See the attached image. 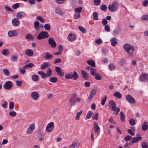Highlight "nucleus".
Instances as JSON below:
<instances>
[{
  "instance_id": "e2e57ef3",
  "label": "nucleus",
  "mask_w": 148,
  "mask_h": 148,
  "mask_svg": "<svg viewBox=\"0 0 148 148\" xmlns=\"http://www.w3.org/2000/svg\"><path fill=\"white\" fill-rule=\"evenodd\" d=\"M127 132L131 135L133 136L135 133L134 132L132 131L131 129H129L127 130Z\"/></svg>"
},
{
  "instance_id": "ddd939ff",
  "label": "nucleus",
  "mask_w": 148,
  "mask_h": 148,
  "mask_svg": "<svg viewBox=\"0 0 148 148\" xmlns=\"http://www.w3.org/2000/svg\"><path fill=\"white\" fill-rule=\"evenodd\" d=\"M39 97V95L36 92H33L31 94V97L34 100H36Z\"/></svg>"
},
{
  "instance_id": "39448f33",
  "label": "nucleus",
  "mask_w": 148,
  "mask_h": 148,
  "mask_svg": "<svg viewBox=\"0 0 148 148\" xmlns=\"http://www.w3.org/2000/svg\"><path fill=\"white\" fill-rule=\"evenodd\" d=\"M139 79L141 82L148 81V74L145 72H142L140 75Z\"/></svg>"
},
{
  "instance_id": "9d476101",
  "label": "nucleus",
  "mask_w": 148,
  "mask_h": 148,
  "mask_svg": "<svg viewBox=\"0 0 148 148\" xmlns=\"http://www.w3.org/2000/svg\"><path fill=\"white\" fill-rule=\"evenodd\" d=\"M94 128L95 130V133L97 135L99 133V131H100V127L98 126V125L97 122H95L94 123Z\"/></svg>"
},
{
  "instance_id": "4468645a",
  "label": "nucleus",
  "mask_w": 148,
  "mask_h": 148,
  "mask_svg": "<svg viewBox=\"0 0 148 148\" xmlns=\"http://www.w3.org/2000/svg\"><path fill=\"white\" fill-rule=\"evenodd\" d=\"M25 54L27 56H32L33 55V52L32 49H27L25 51Z\"/></svg>"
},
{
  "instance_id": "4c0bfd02",
  "label": "nucleus",
  "mask_w": 148,
  "mask_h": 148,
  "mask_svg": "<svg viewBox=\"0 0 148 148\" xmlns=\"http://www.w3.org/2000/svg\"><path fill=\"white\" fill-rule=\"evenodd\" d=\"M50 81L52 83H55L57 81V79L56 77H51L49 79Z\"/></svg>"
},
{
  "instance_id": "a878e982",
  "label": "nucleus",
  "mask_w": 148,
  "mask_h": 148,
  "mask_svg": "<svg viewBox=\"0 0 148 148\" xmlns=\"http://www.w3.org/2000/svg\"><path fill=\"white\" fill-rule=\"evenodd\" d=\"M87 63L92 67L95 66V63L94 61L92 60H90L87 61Z\"/></svg>"
},
{
  "instance_id": "aec40b11",
  "label": "nucleus",
  "mask_w": 148,
  "mask_h": 148,
  "mask_svg": "<svg viewBox=\"0 0 148 148\" xmlns=\"http://www.w3.org/2000/svg\"><path fill=\"white\" fill-rule=\"evenodd\" d=\"M44 56L45 59L47 60H49L51 58H53V56L52 55H50L48 52L45 54Z\"/></svg>"
},
{
  "instance_id": "b1692460",
  "label": "nucleus",
  "mask_w": 148,
  "mask_h": 148,
  "mask_svg": "<svg viewBox=\"0 0 148 148\" xmlns=\"http://www.w3.org/2000/svg\"><path fill=\"white\" fill-rule=\"evenodd\" d=\"M48 66V63L47 62H44L43 64L40 65V69L42 70H44Z\"/></svg>"
},
{
  "instance_id": "bb28decb",
  "label": "nucleus",
  "mask_w": 148,
  "mask_h": 148,
  "mask_svg": "<svg viewBox=\"0 0 148 148\" xmlns=\"http://www.w3.org/2000/svg\"><path fill=\"white\" fill-rule=\"evenodd\" d=\"M121 118L120 119L121 122H123L124 121L125 118V114L122 111H121L120 114Z\"/></svg>"
},
{
  "instance_id": "58836bf2",
  "label": "nucleus",
  "mask_w": 148,
  "mask_h": 148,
  "mask_svg": "<svg viewBox=\"0 0 148 148\" xmlns=\"http://www.w3.org/2000/svg\"><path fill=\"white\" fill-rule=\"evenodd\" d=\"M125 60L124 59H121L120 60L119 64L121 66L124 65L125 63Z\"/></svg>"
},
{
  "instance_id": "5fc2aeb1",
  "label": "nucleus",
  "mask_w": 148,
  "mask_h": 148,
  "mask_svg": "<svg viewBox=\"0 0 148 148\" xmlns=\"http://www.w3.org/2000/svg\"><path fill=\"white\" fill-rule=\"evenodd\" d=\"M9 115L12 117H14L16 115V113L14 111H13L12 112H10L9 113Z\"/></svg>"
},
{
  "instance_id": "c85d7f7f",
  "label": "nucleus",
  "mask_w": 148,
  "mask_h": 148,
  "mask_svg": "<svg viewBox=\"0 0 148 148\" xmlns=\"http://www.w3.org/2000/svg\"><path fill=\"white\" fill-rule=\"evenodd\" d=\"M32 79L34 81L37 82L38 80V76L37 75H34L32 76Z\"/></svg>"
},
{
  "instance_id": "ea45409f",
  "label": "nucleus",
  "mask_w": 148,
  "mask_h": 148,
  "mask_svg": "<svg viewBox=\"0 0 148 148\" xmlns=\"http://www.w3.org/2000/svg\"><path fill=\"white\" fill-rule=\"evenodd\" d=\"M78 29L81 32H82L83 33H86V31L85 29V28L81 26H79L78 27Z\"/></svg>"
},
{
  "instance_id": "20e7f679",
  "label": "nucleus",
  "mask_w": 148,
  "mask_h": 148,
  "mask_svg": "<svg viewBox=\"0 0 148 148\" xmlns=\"http://www.w3.org/2000/svg\"><path fill=\"white\" fill-rule=\"evenodd\" d=\"M49 36V34L46 31L42 32H40L37 36V38L38 40L47 38Z\"/></svg>"
},
{
  "instance_id": "8fccbe9b",
  "label": "nucleus",
  "mask_w": 148,
  "mask_h": 148,
  "mask_svg": "<svg viewBox=\"0 0 148 148\" xmlns=\"http://www.w3.org/2000/svg\"><path fill=\"white\" fill-rule=\"evenodd\" d=\"M20 4L19 3H17L14 4L12 6V7L14 9H16L19 6Z\"/></svg>"
},
{
  "instance_id": "423d86ee",
  "label": "nucleus",
  "mask_w": 148,
  "mask_h": 148,
  "mask_svg": "<svg viewBox=\"0 0 148 148\" xmlns=\"http://www.w3.org/2000/svg\"><path fill=\"white\" fill-rule=\"evenodd\" d=\"M108 10L110 12H115L118 10V7L116 4L115 2L112 3V5H109L108 7Z\"/></svg>"
},
{
  "instance_id": "3c124183",
  "label": "nucleus",
  "mask_w": 148,
  "mask_h": 148,
  "mask_svg": "<svg viewBox=\"0 0 148 148\" xmlns=\"http://www.w3.org/2000/svg\"><path fill=\"white\" fill-rule=\"evenodd\" d=\"M109 68L111 70H112L115 69V66L113 64L111 63L109 65Z\"/></svg>"
},
{
  "instance_id": "6e6d98bb",
  "label": "nucleus",
  "mask_w": 148,
  "mask_h": 148,
  "mask_svg": "<svg viewBox=\"0 0 148 148\" xmlns=\"http://www.w3.org/2000/svg\"><path fill=\"white\" fill-rule=\"evenodd\" d=\"M14 107V103L12 102H11L10 103L9 108L10 109H12Z\"/></svg>"
},
{
  "instance_id": "37998d69",
  "label": "nucleus",
  "mask_w": 148,
  "mask_h": 148,
  "mask_svg": "<svg viewBox=\"0 0 148 148\" xmlns=\"http://www.w3.org/2000/svg\"><path fill=\"white\" fill-rule=\"evenodd\" d=\"M25 38L28 40H32L33 39V36L31 34H28L26 36Z\"/></svg>"
},
{
  "instance_id": "79ce46f5",
  "label": "nucleus",
  "mask_w": 148,
  "mask_h": 148,
  "mask_svg": "<svg viewBox=\"0 0 148 148\" xmlns=\"http://www.w3.org/2000/svg\"><path fill=\"white\" fill-rule=\"evenodd\" d=\"M132 138L131 136L127 135L124 137V140L126 141H127L130 140Z\"/></svg>"
},
{
  "instance_id": "6ab92c4d",
  "label": "nucleus",
  "mask_w": 148,
  "mask_h": 148,
  "mask_svg": "<svg viewBox=\"0 0 148 148\" xmlns=\"http://www.w3.org/2000/svg\"><path fill=\"white\" fill-rule=\"evenodd\" d=\"M81 73L84 79L86 80H87L88 77L87 76V73L83 70H81Z\"/></svg>"
},
{
  "instance_id": "9b49d317",
  "label": "nucleus",
  "mask_w": 148,
  "mask_h": 148,
  "mask_svg": "<svg viewBox=\"0 0 148 148\" xmlns=\"http://www.w3.org/2000/svg\"><path fill=\"white\" fill-rule=\"evenodd\" d=\"M48 42L50 45L52 47L54 48L56 47V43L52 37L50 38L49 39Z\"/></svg>"
},
{
  "instance_id": "f3484780",
  "label": "nucleus",
  "mask_w": 148,
  "mask_h": 148,
  "mask_svg": "<svg viewBox=\"0 0 148 148\" xmlns=\"http://www.w3.org/2000/svg\"><path fill=\"white\" fill-rule=\"evenodd\" d=\"M17 33L15 31H10L8 33V35L9 37H11L13 36H16L17 35Z\"/></svg>"
},
{
  "instance_id": "dca6fc26",
  "label": "nucleus",
  "mask_w": 148,
  "mask_h": 148,
  "mask_svg": "<svg viewBox=\"0 0 148 148\" xmlns=\"http://www.w3.org/2000/svg\"><path fill=\"white\" fill-rule=\"evenodd\" d=\"M25 15V13L23 12H20L17 13L16 17L18 18L21 19Z\"/></svg>"
},
{
  "instance_id": "f704fd0d",
  "label": "nucleus",
  "mask_w": 148,
  "mask_h": 148,
  "mask_svg": "<svg viewBox=\"0 0 148 148\" xmlns=\"http://www.w3.org/2000/svg\"><path fill=\"white\" fill-rule=\"evenodd\" d=\"M34 66V64L32 63H29V64L25 65L23 68L27 69L29 68H31L33 67Z\"/></svg>"
},
{
  "instance_id": "cd10ccee",
  "label": "nucleus",
  "mask_w": 148,
  "mask_h": 148,
  "mask_svg": "<svg viewBox=\"0 0 148 148\" xmlns=\"http://www.w3.org/2000/svg\"><path fill=\"white\" fill-rule=\"evenodd\" d=\"M113 95L118 99H120L122 96L121 93L117 92H115Z\"/></svg>"
},
{
  "instance_id": "7ed1b4c3",
  "label": "nucleus",
  "mask_w": 148,
  "mask_h": 148,
  "mask_svg": "<svg viewBox=\"0 0 148 148\" xmlns=\"http://www.w3.org/2000/svg\"><path fill=\"white\" fill-rule=\"evenodd\" d=\"M65 77L66 79H73L74 80H76L79 78V76L77 73L74 71L73 73L71 72L66 74Z\"/></svg>"
},
{
  "instance_id": "1a4fd4ad",
  "label": "nucleus",
  "mask_w": 148,
  "mask_h": 148,
  "mask_svg": "<svg viewBox=\"0 0 148 148\" xmlns=\"http://www.w3.org/2000/svg\"><path fill=\"white\" fill-rule=\"evenodd\" d=\"M12 87V82L10 81H8L6 82L3 86L4 88L7 90L10 89Z\"/></svg>"
},
{
  "instance_id": "bf43d9fd",
  "label": "nucleus",
  "mask_w": 148,
  "mask_h": 148,
  "mask_svg": "<svg viewBox=\"0 0 148 148\" xmlns=\"http://www.w3.org/2000/svg\"><path fill=\"white\" fill-rule=\"evenodd\" d=\"M101 23L103 25H106L108 23V21L106 19H103L101 21Z\"/></svg>"
},
{
  "instance_id": "c756f323",
  "label": "nucleus",
  "mask_w": 148,
  "mask_h": 148,
  "mask_svg": "<svg viewBox=\"0 0 148 148\" xmlns=\"http://www.w3.org/2000/svg\"><path fill=\"white\" fill-rule=\"evenodd\" d=\"M52 71L50 68H48L47 71L46 75L47 77H50L52 74Z\"/></svg>"
},
{
  "instance_id": "473e14b6",
  "label": "nucleus",
  "mask_w": 148,
  "mask_h": 148,
  "mask_svg": "<svg viewBox=\"0 0 148 148\" xmlns=\"http://www.w3.org/2000/svg\"><path fill=\"white\" fill-rule=\"evenodd\" d=\"M93 19L95 20H98V14L96 12H94L92 14Z\"/></svg>"
},
{
  "instance_id": "09e8293b",
  "label": "nucleus",
  "mask_w": 148,
  "mask_h": 148,
  "mask_svg": "<svg viewBox=\"0 0 148 148\" xmlns=\"http://www.w3.org/2000/svg\"><path fill=\"white\" fill-rule=\"evenodd\" d=\"M107 99V97L106 96H104L103 99L102 100L101 102V104L103 106L105 103Z\"/></svg>"
},
{
  "instance_id": "2f4dec72",
  "label": "nucleus",
  "mask_w": 148,
  "mask_h": 148,
  "mask_svg": "<svg viewBox=\"0 0 148 148\" xmlns=\"http://www.w3.org/2000/svg\"><path fill=\"white\" fill-rule=\"evenodd\" d=\"M120 32L121 29L119 28H118L113 31L112 34L113 35H115L118 34Z\"/></svg>"
},
{
  "instance_id": "13d9d810",
  "label": "nucleus",
  "mask_w": 148,
  "mask_h": 148,
  "mask_svg": "<svg viewBox=\"0 0 148 148\" xmlns=\"http://www.w3.org/2000/svg\"><path fill=\"white\" fill-rule=\"evenodd\" d=\"M98 113H96L95 114L93 115L92 118L93 119L97 120L98 119Z\"/></svg>"
},
{
  "instance_id": "f8f14e48",
  "label": "nucleus",
  "mask_w": 148,
  "mask_h": 148,
  "mask_svg": "<svg viewBox=\"0 0 148 148\" xmlns=\"http://www.w3.org/2000/svg\"><path fill=\"white\" fill-rule=\"evenodd\" d=\"M76 38L74 34L70 33L68 36L67 39L69 41H73Z\"/></svg>"
},
{
  "instance_id": "f03ea898",
  "label": "nucleus",
  "mask_w": 148,
  "mask_h": 148,
  "mask_svg": "<svg viewBox=\"0 0 148 148\" xmlns=\"http://www.w3.org/2000/svg\"><path fill=\"white\" fill-rule=\"evenodd\" d=\"M109 106L112 110L115 111L114 114L117 115L120 110V108L117 107L116 108V106L115 102L113 100L110 101L109 102Z\"/></svg>"
},
{
  "instance_id": "2eb2a0df",
  "label": "nucleus",
  "mask_w": 148,
  "mask_h": 148,
  "mask_svg": "<svg viewBox=\"0 0 148 148\" xmlns=\"http://www.w3.org/2000/svg\"><path fill=\"white\" fill-rule=\"evenodd\" d=\"M12 23L14 26H17L19 25V21L17 18H14L12 20Z\"/></svg>"
},
{
  "instance_id": "c9c22d12",
  "label": "nucleus",
  "mask_w": 148,
  "mask_h": 148,
  "mask_svg": "<svg viewBox=\"0 0 148 148\" xmlns=\"http://www.w3.org/2000/svg\"><path fill=\"white\" fill-rule=\"evenodd\" d=\"M95 79L97 80H100L101 79V77L98 73L95 74Z\"/></svg>"
},
{
  "instance_id": "49530a36",
  "label": "nucleus",
  "mask_w": 148,
  "mask_h": 148,
  "mask_svg": "<svg viewBox=\"0 0 148 148\" xmlns=\"http://www.w3.org/2000/svg\"><path fill=\"white\" fill-rule=\"evenodd\" d=\"M130 124L132 126H133L136 124V122L133 119H131L129 121Z\"/></svg>"
},
{
  "instance_id": "de8ad7c7",
  "label": "nucleus",
  "mask_w": 148,
  "mask_h": 148,
  "mask_svg": "<svg viewBox=\"0 0 148 148\" xmlns=\"http://www.w3.org/2000/svg\"><path fill=\"white\" fill-rule=\"evenodd\" d=\"M92 112L90 111L88 112L86 116V118L88 119H90L92 115Z\"/></svg>"
},
{
  "instance_id": "412c9836",
  "label": "nucleus",
  "mask_w": 148,
  "mask_h": 148,
  "mask_svg": "<svg viewBox=\"0 0 148 148\" xmlns=\"http://www.w3.org/2000/svg\"><path fill=\"white\" fill-rule=\"evenodd\" d=\"M38 74L40 75L42 79H45L47 78V77L46 74L44 73L43 71H39L38 72Z\"/></svg>"
},
{
  "instance_id": "4d7b16f0",
  "label": "nucleus",
  "mask_w": 148,
  "mask_h": 148,
  "mask_svg": "<svg viewBox=\"0 0 148 148\" xmlns=\"http://www.w3.org/2000/svg\"><path fill=\"white\" fill-rule=\"evenodd\" d=\"M16 85L21 86L22 84V82L21 81H15Z\"/></svg>"
},
{
  "instance_id": "680f3d73",
  "label": "nucleus",
  "mask_w": 148,
  "mask_h": 148,
  "mask_svg": "<svg viewBox=\"0 0 148 148\" xmlns=\"http://www.w3.org/2000/svg\"><path fill=\"white\" fill-rule=\"evenodd\" d=\"M95 4L96 5H99L100 3V0H94Z\"/></svg>"
},
{
  "instance_id": "0eeeda50",
  "label": "nucleus",
  "mask_w": 148,
  "mask_h": 148,
  "mask_svg": "<svg viewBox=\"0 0 148 148\" xmlns=\"http://www.w3.org/2000/svg\"><path fill=\"white\" fill-rule=\"evenodd\" d=\"M54 128V124L53 123L51 122L49 123L47 126L46 128V131L47 132H51Z\"/></svg>"
},
{
  "instance_id": "864d4df0",
  "label": "nucleus",
  "mask_w": 148,
  "mask_h": 148,
  "mask_svg": "<svg viewBox=\"0 0 148 148\" xmlns=\"http://www.w3.org/2000/svg\"><path fill=\"white\" fill-rule=\"evenodd\" d=\"M100 8L102 10L104 11L107 9V7L106 5L103 4L101 6Z\"/></svg>"
},
{
  "instance_id": "5701e85b",
  "label": "nucleus",
  "mask_w": 148,
  "mask_h": 148,
  "mask_svg": "<svg viewBox=\"0 0 148 148\" xmlns=\"http://www.w3.org/2000/svg\"><path fill=\"white\" fill-rule=\"evenodd\" d=\"M116 40V39L114 38H112L111 39L110 42H111V45L112 46H115L117 43V41Z\"/></svg>"
},
{
  "instance_id": "6e6552de",
  "label": "nucleus",
  "mask_w": 148,
  "mask_h": 148,
  "mask_svg": "<svg viewBox=\"0 0 148 148\" xmlns=\"http://www.w3.org/2000/svg\"><path fill=\"white\" fill-rule=\"evenodd\" d=\"M125 98L127 101L133 104L135 102L134 99L130 95H127L126 96Z\"/></svg>"
},
{
  "instance_id": "774afa93",
  "label": "nucleus",
  "mask_w": 148,
  "mask_h": 148,
  "mask_svg": "<svg viewBox=\"0 0 148 148\" xmlns=\"http://www.w3.org/2000/svg\"><path fill=\"white\" fill-rule=\"evenodd\" d=\"M37 19L39 20L42 23H44L45 21L40 16H38L37 17Z\"/></svg>"
},
{
  "instance_id": "7c9ffc66",
  "label": "nucleus",
  "mask_w": 148,
  "mask_h": 148,
  "mask_svg": "<svg viewBox=\"0 0 148 148\" xmlns=\"http://www.w3.org/2000/svg\"><path fill=\"white\" fill-rule=\"evenodd\" d=\"M44 27L45 29L47 31H49L51 29L50 25L48 24H46L44 25Z\"/></svg>"
},
{
  "instance_id": "393cba45",
  "label": "nucleus",
  "mask_w": 148,
  "mask_h": 148,
  "mask_svg": "<svg viewBox=\"0 0 148 148\" xmlns=\"http://www.w3.org/2000/svg\"><path fill=\"white\" fill-rule=\"evenodd\" d=\"M147 123L145 121L142 125V130L143 131L146 130L148 128V125H147Z\"/></svg>"
},
{
  "instance_id": "69168bd1",
  "label": "nucleus",
  "mask_w": 148,
  "mask_h": 148,
  "mask_svg": "<svg viewBox=\"0 0 148 148\" xmlns=\"http://www.w3.org/2000/svg\"><path fill=\"white\" fill-rule=\"evenodd\" d=\"M104 29L106 31L108 32L110 31V27L108 25H105L104 27Z\"/></svg>"
},
{
  "instance_id": "c03bdc74",
  "label": "nucleus",
  "mask_w": 148,
  "mask_h": 148,
  "mask_svg": "<svg viewBox=\"0 0 148 148\" xmlns=\"http://www.w3.org/2000/svg\"><path fill=\"white\" fill-rule=\"evenodd\" d=\"M55 12L56 13L62 15L63 14V12L62 10L59 8H57L56 9Z\"/></svg>"
},
{
  "instance_id": "4be33fe9",
  "label": "nucleus",
  "mask_w": 148,
  "mask_h": 148,
  "mask_svg": "<svg viewBox=\"0 0 148 148\" xmlns=\"http://www.w3.org/2000/svg\"><path fill=\"white\" fill-rule=\"evenodd\" d=\"M142 137L141 136L134 137L132 138V140L134 143H137L138 140H141Z\"/></svg>"
},
{
  "instance_id": "a211bd4d",
  "label": "nucleus",
  "mask_w": 148,
  "mask_h": 148,
  "mask_svg": "<svg viewBox=\"0 0 148 148\" xmlns=\"http://www.w3.org/2000/svg\"><path fill=\"white\" fill-rule=\"evenodd\" d=\"M35 129V126L33 125H31L27 130V133L30 134L33 132L34 130Z\"/></svg>"
},
{
  "instance_id": "a18cd8bd",
  "label": "nucleus",
  "mask_w": 148,
  "mask_h": 148,
  "mask_svg": "<svg viewBox=\"0 0 148 148\" xmlns=\"http://www.w3.org/2000/svg\"><path fill=\"white\" fill-rule=\"evenodd\" d=\"M8 49H4L1 52V53L3 55H6L8 53Z\"/></svg>"
},
{
  "instance_id": "0e129e2a",
  "label": "nucleus",
  "mask_w": 148,
  "mask_h": 148,
  "mask_svg": "<svg viewBox=\"0 0 148 148\" xmlns=\"http://www.w3.org/2000/svg\"><path fill=\"white\" fill-rule=\"evenodd\" d=\"M5 10L7 11H9L11 12H13V10L9 7L7 6H5Z\"/></svg>"
},
{
  "instance_id": "f257e3e1",
  "label": "nucleus",
  "mask_w": 148,
  "mask_h": 148,
  "mask_svg": "<svg viewBox=\"0 0 148 148\" xmlns=\"http://www.w3.org/2000/svg\"><path fill=\"white\" fill-rule=\"evenodd\" d=\"M125 50L127 52L130 57H132L133 56V52L135 51L134 47L130 44L127 43L125 44L123 47Z\"/></svg>"
},
{
  "instance_id": "e433bc0d",
  "label": "nucleus",
  "mask_w": 148,
  "mask_h": 148,
  "mask_svg": "<svg viewBox=\"0 0 148 148\" xmlns=\"http://www.w3.org/2000/svg\"><path fill=\"white\" fill-rule=\"evenodd\" d=\"M82 8V7H78L77 8H75L74 11L76 13H80L81 12Z\"/></svg>"
},
{
  "instance_id": "603ef678",
  "label": "nucleus",
  "mask_w": 148,
  "mask_h": 148,
  "mask_svg": "<svg viewBox=\"0 0 148 148\" xmlns=\"http://www.w3.org/2000/svg\"><path fill=\"white\" fill-rule=\"evenodd\" d=\"M3 71L6 75L8 76L10 75V73L7 69H4Z\"/></svg>"
},
{
  "instance_id": "a19ab883",
  "label": "nucleus",
  "mask_w": 148,
  "mask_h": 148,
  "mask_svg": "<svg viewBox=\"0 0 148 148\" xmlns=\"http://www.w3.org/2000/svg\"><path fill=\"white\" fill-rule=\"evenodd\" d=\"M82 111L81 110L79 112H77L75 117V119L76 120H78L79 118L80 115L82 114Z\"/></svg>"
},
{
  "instance_id": "338daca9",
  "label": "nucleus",
  "mask_w": 148,
  "mask_h": 148,
  "mask_svg": "<svg viewBox=\"0 0 148 148\" xmlns=\"http://www.w3.org/2000/svg\"><path fill=\"white\" fill-rule=\"evenodd\" d=\"M142 19L143 20H148V15H146L142 16Z\"/></svg>"
},
{
  "instance_id": "052dcab7",
  "label": "nucleus",
  "mask_w": 148,
  "mask_h": 148,
  "mask_svg": "<svg viewBox=\"0 0 148 148\" xmlns=\"http://www.w3.org/2000/svg\"><path fill=\"white\" fill-rule=\"evenodd\" d=\"M96 92V91L95 89H93L91 91L90 95H92L94 97L95 96V93Z\"/></svg>"
},
{
  "instance_id": "72a5a7b5",
  "label": "nucleus",
  "mask_w": 148,
  "mask_h": 148,
  "mask_svg": "<svg viewBox=\"0 0 148 148\" xmlns=\"http://www.w3.org/2000/svg\"><path fill=\"white\" fill-rule=\"evenodd\" d=\"M142 148H148V143L145 141L142 142L141 143Z\"/></svg>"
}]
</instances>
